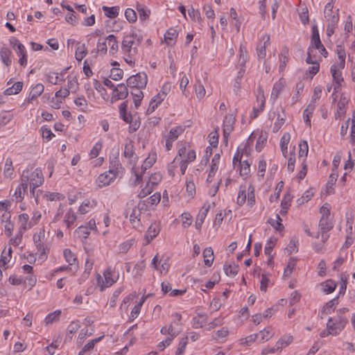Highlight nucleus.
<instances>
[{"mask_svg":"<svg viewBox=\"0 0 355 355\" xmlns=\"http://www.w3.org/2000/svg\"><path fill=\"white\" fill-rule=\"evenodd\" d=\"M106 41L110 46V53L115 54L119 50V43L114 35H110L106 37Z\"/></svg>","mask_w":355,"mask_h":355,"instance_id":"obj_28","label":"nucleus"},{"mask_svg":"<svg viewBox=\"0 0 355 355\" xmlns=\"http://www.w3.org/2000/svg\"><path fill=\"white\" fill-rule=\"evenodd\" d=\"M44 198L49 201H60L64 199V196L58 192H46Z\"/></svg>","mask_w":355,"mask_h":355,"instance_id":"obj_40","label":"nucleus"},{"mask_svg":"<svg viewBox=\"0 0 355 355\" xmlns=\"http://www.w3.org/2000/svg\"><path fill=\"white\" fill-rule=\"evenodd\" d=\"M289 55H288V49L286 47H284L282 49L281 53L279 55V69L280 70H283L286 64V62L288 61Z\"/></svg>","mask_w":355,"mask_h":355,"instance_id":"obj_38","label":"nucleus"},{"mask_svg":"<svg viewBox=\"0 0 355 355\" xmlns=\"http://www.w3.org/2000/svg\"><path fill=\"white\" fill-rule=\"evenodd\" d=\"M63 256L64 257L65 261L69 263V266H73L76 264L77 261L76 257L70 249H64L63 250Z\"/></svg>","mask_w":355,"mask_h":355,"instance_id":"obj_35","label":"nucleus"},{"mask_svg":"<svg viewBox=\"0 0 355 355\" xmlns=\"http://www.w3.org/2000/svg\"><path fill=\"white\" fill-rule=\"evenodd\" d=\"M183 132L184 128L182 126H176L171 129L166 137L173 141H175Z\"/></svg>","mask_w":355,"mask_h":355,"instance_id":"obj_41","label":"nucleus"},{"mask_svg":"<svg viewBox=\"0 0 355 355\" xmlns=\"http://www.w3.org/2000/svg\"><path fill=\"white\" fill-rule=\"evenodd\" d=\"M208 321V316L205 313H198V315L192 319V326L193 328L198 329L202 327Z\"/></svg>","mask_w":355,"mask_h":355,"instance_id":"obj_22","label":"nucleus"},{"mask_svg":"<svg viewBox=\"0 0 355 355\" xmlns=\"http://www.w3.org/2000/svg\"><path fill=\"white\" fill-rule=\"evenodd\" d=\"M276 220L270 219L269 223L277 231L281 232L284 228V225L282 224V218L278 214L276 215Z\"/></svg>","mask_w":355,"mask_h":355,"instance_id":"obj_60","label":"nucleus"},{"mask_svg":"<svg viewBox=\"0 0 355 355\" xmlns=\"http://www.w3.org/2000/svg\"><path fill=\"white\" fill-rule=\"evenodd\" d=\"M315 107V105H314L313 103H309L306 108L304 110L303 118L305 123L309 126L311 125V118L312 116Z\"/></svg>","mask_w":355,"mask_h":355,"instance_id":"obj_29","label":"nucleus"},{"mask_svg":"<svg viewBox=\"0 0 355 355\" xmlns=\"http://www.w3.org/2000/svg\"><path fill=\"white\" fill-rule=\"evenodd\" d=\"M87 54V51L85 44L78 45L76 49L75 57L78 61H81Z\"/></svg>","mask_w":355,"mask_h":355,"instance_id":"obj_46","label":"nucleus"},{"mask_svg":"<svg viewBox=\"0 0 355 355\" xmlns=\"http://www.w3.org/2000/svg\"><path fill=\"white\" fill-rule=\"evenodd\" d=\"M247 204L249 207H252L255 204V195L254 188L252 185H250L248 189V196H247Z\"/></svg>","mask_w":355,"mask_h":355,"instance_id":"obj_49","label":"nucleus"},{"mask_svg":"<svg viewBox=\"0 0 355 355\" xmlns=\"http://www.w3.org/2000/svg\"><path fill=\"white\" fill-rule=\"evenodd\" d=\"M3 173L7 178H10L13 173L12 162L10 158L6 160Z\"/></svg>","mask_w":355,"mask_h":355,"instance_id":"obj_57","label":"nucleus"},{"mask_svg":"<svg viewBox=\"0 0 355 355\" xmlns=\"http://www.w3.org/2000/svg\"><path fill=\"white\" fill-rule=\"evenodd\" d=\"M141 214V209L139 207H135L132 209L130 215V222L135 229L139 230L142 227L140 220Z\"/></svg>","mask_w":355,"mask_h":355,"instance_id":"obj_15","label":"nucleus"},{"mask_svg":"<svg viewBox=\"0 0 355 355\" xmlns=\"http://www.w3.org/2000/svg\"><path fill=\"white\" fill-rule=\"evenodd\" d=\"M123 155L126 158H128L130 160H132V159L135 157V153L132 141H130L125 144Z\"/></svg>","mask_w":355,"mask_h":355,"instance_id":"obj_37","label":"nucleus"},{"mask_svg":"<svg viewBox=\"0 0 355 355\" xmlns=\"http://www.w3.org/2000/svg\"><path fill=\"white\" fill-rule=\"evenodd\" d=\"M252 163V160L243 159L240 164V175L244 178H247L250 173V166Z\"/></svg>","mask_w":355,"mask_h":355,"instance_id":"obj_30","label":"nucleus"},{"mask_svg":"<svg viewBox=\"0 0 355 355\" xmlns=\"http://www.w3.org/2000/svg\"><path fill=\"white\" fill-rule=\"evenodd\" d=\"M91 230L86 225H80L75 231V233L78 237L83 239L87 238Z\"/></svg>","mask_w":355,"mask_h":355,"instance_id":"obj_50","label":"nucleus"},{"mask_svg":"<svg viewBox=\"0 0 355 355\" xmlns=\"http://www.w3.org/2000/svg\"><path fill=\"white\" fill-rule=\"evenodd\" d=\"M23 87L22 82H17L13 85L5 90L6 95L17 94L21 91Z\"/></svg>","mask_w":355,"mask_h":355,"instance_id":"obj_39","label":"nucleus"},{"mask_svg":"<svg viewBox=\"0 0 355 355\" xmlns=\"http://www.w3.org/2000/svg\"><path fill=\"white\" fill-rule=\"evenodd\" d=\"M336 53L338 60L334 64L340 68H345L346 53L344 47L341 45H338L336 46Z\"/></svg>","mask_w":355,"mask_h":355,"instance_id":"obj_25","label":"nucleus"},{"mask_svg":"<svg viewBox=\"0 0 355 355\" xmlns=\"http://www.w3.org/2000/svg\"><path fill=\"white\" fill-rule=\"evenodd\" d=\"M160 225L156 222L153 223L148 230L146 232L144 240L146 241L145 244L148 245L150 243L152 240H153L159 233L160 232Z\"/></svg>","mask_w":355,"mask_h":355,"instance_id":"obj_12","label":"nucleus"},{"mask_svg":"<svg viewBox=\"0 0 355 355\" xmlns=\"http://www.w3.org/2000/svg\"><path fill=\"white\" fill-rule=\"evenodd\" d=\"M147 298V296H143L140 299V301L133 307L130 316L132 318H136L138 315L139 314L141 311V306H143L144 303L145 302Z\"/></svg>","mask_w":355,"mask_h":355,"instance_id":"obj_43","label":"nucleus"},{"mask_svg":"<svg viewBox=\"0 0 355 355\" xmlns=\"http://www.w3.org/2000/svg\"><path fill=\"white\" fill-rule=\"evenodd\" d=\"M78 216L74 210L72 208H69L64 214L63 223L67 229L71 230Z\"/></svg>","mask_w":355,"mask_h":355,"instance_id":"obj_17","label":"nucleus"},{"mask_svg":"<svg viewBox=\"0 0 355 355\" xmlns=\"http://www.w3.org/2000/svg\"><path fill=\"white\" fill-rule=\"evenodd\" d=\"M257 340L256 334H251L245 338L239 340V344L244 346H250Z\"/></svg>","mask_w":355,"mask_h":355,"instance_id":"obj_53","label":"nucleus"},{"mask_svg":"<svg viewBox=\"0 0 355 355\" xmlns=\"http://www.w3.org/2000/svg\"><path fill=\"white\" fill-rule=\"evenodd\" d=\"M291 139V135L286 132L283 135L280 139V148L282 153L284 157L286 156L288 153V144Z\"/></svg>","mask_w":355,"mask_h":355,"instance_id":"obj_31","label":"nucleus"},{"mask_svg":"<svg viewBox=\"0 0 355 355\" xmlns=\"http://www.w3.org/2000/svg\"><path fill=\"white\" fill-rule=\"evenodd\" d=\"M98 205V201L94 198L85 199L78 209V213L80 215L88 214L94 209Z\"/></svg>","mask_w":355,"mask_h":355,"instance_id":"obj_11","label":"nucleus"},{"mask_svg":"<svg viewBox=\"0 0 355 355\" xmlns=\"http://www.w3.org/2000/svg\"><path fill=\"white\" fill-rule=\"evenodd\" d=\"M148 83V76L146 73H138L131 76L127 80V86L131 88H145Z\"/></svg>","mask_w":355,"mask_h":355,"instance_id":"obj_8","label":"nucleus"},{"mask_svg":"<svg viewBox=\"0 0 355 355\" xmlns=\"http://www.w3.org/2000/svg\"><path fill=\"white\" fill-rule=\"evenodd\" d=\"M178 33L175 29L169 28L164 35V39L168 44L173 41L178 37Z\"/></svg>","mask_w":355,"mask_h":355,"instance_id":"obj_59","label":"nucleus"},{"mask_svg":"<svg viewBox=\"0 0 355 355\" xmlns=\"http://www.w3.org/2000/svg\"><path fill=\"white\" fill-rule=\"evenodd\" d=\"M28 187L21 181V183L16 188L15 191L14 193V196L17 198H22L24 194L26 191Z\"/></svg>","mask_w":355,"mask_h":355,"instance_id":"obj_51","label":"nucleus"},{"mask_svg":"<svg viewBox=\"0 0 355 355\" xmlns=\"http://www.w3.org/2000/svg\"><path fill=\"white\" fill-rule=\"evenodd\" d=\"M349 98L344 94H342L337 104V110L335 113V118L337 119L342 117L346 113V107L348 104Z\"/></svg>","mask_w":355,"mask_h":355,"instance_id":"obj_16","label":"nucleus"},{"mask_svg":"<svg viewBox=\"0 0 355 355\" xmlns=\"http://www.w3.org/2000/svg\"><path fill=\"white\" fill-rule=\"evenodd\" d=\"M44 89V87L41 83H38L35 87H33L28 95V103L32 102L33 101L37 99V98L39 97L42 94Z\"/></svg>","mask_w":355,"mask_h":355,"instance_id":"obj_23","label":"nucleus"},{"mask_svg":"<svg viewBox=\"0 0 355 355\" xmlns=\"http://www.w3.org/2000/svg\"><path fill=\"white\" fill-rule=\"evenodd\" d=\"M60 314L61 311L60 310H56L54 312L48 314L44 319V322L46 324H49L58 321L60 318Z\"/></svg>","mask_w":355,"mask_h":355,"instance_id":"obj_42","label":"nucleus"},{"mask_svg":"<svg viewBox=\"0 0 355 355\" xmlns=\"http://www.w3.org/2000/svg\"><path fill=\"white\" fill-rule=\"evenodd\" d=\"M19 228L24 231L27 230L31 227L30 223H28L29 216L27 214H21L19 216Z\"/></svg>","mask_w":355,"mask_h":355,"instance_id":"obj_34","label":"nucleus"},{"mask_svg":"<svg viewBox=\"0 0 355 355\" xmlns=\"http://www.w3.org/2000/svg\"><path fill=\"white\" fill-rule=\"evenodd\" d=\"M12 252V248L10 247L8 248L7 252L5 250H3L1 258L0 259V264L1 266L7 268L6 264L10 261Z\"/></svg>","mask_w":355,"mask_h":355,"instance_id":"obj_44","label":"nucleus"},{"mask_svg":"<svg viewBox=\"0 0 355 355\" xmlns=\"http://www.w3.org/2000/svg\"><path fill=\"white\" fill-rule=\"evenodd\" d=\"M256 335L257 336V340L259 343H264L274 336L275 331L271 327H268L256 334Z\"/></svg>","mask_w":355,"mask_h":355,"instance_id":"obj_19","label":"nucleus"},{"mask_svg":"<svg viewBox=\"0 0 355 355\" xmlns=\"http://www.w3.org/2000/svg\"><path fill=\"white\" fill-rule=\"evenodd\" d=\"M285 83L286 81L283 78H281L274 84L270 95V99L273 102H275L277 100L279 95L284 89L285 87Z\"/></svg>","mask_w":355,"mask_h":355,"instance_id":"obj_20","label":"nucleus"},{"mask_svg":"<svg viewBox=\"0 0 355 355\" xmlns=\"http://www.w3.org/2000/svg\"><path fill=\"white\" fill-rule=\"evenodd\" d=\"M318 225L320 232L315 236L318 239L319 238L320 233L328 232L334 227V224L329 217H321Z\"/></svg>","mask_w":355,"mask_h":355,"instance_id":"obj_18","label":"nucleus"},{"mask_svg":"<svg viewBox=\"0 0 355 355\" xmlns=\"http://www.w3.org/2000/svg\"><path fill=\"white\" fill-rule=\"evenodd\" d=\"M156 160L157 153L155 150H151L141 165V171H146L150 168L155 163Z\"/></svg>","mask_w":355,"mask_h":355,"instance_id":"obj_24","label":"nucleus"},{"mask_svg":"<svg viewBox=\"0 0 355 355\" xmlns=\"http://www.w3.org/2000/svg\"><path fill=\"white\" fill-rule=\"evenodd\" d=\"M48 81L53 85H57L63 81V78L58 73L51 72L48 74Z\"/></svg>","mask_w":355,"mask_h":355,"instance_id":"obj_56","label":"nucleus"},{"mask_svg":"<svg viewBox=\"0 0 355 355\" xmlns=\"http://www.w3.org/2000/svg\"><path fill=\"white\" fill-rule=\"evenodd\" d=\"M246 198H247V196L245 193V187L241 186L240 187V190H239V194H238V196L236 198V204L239 206H242L245 203V202L246 200Z\"/></svg>","mask_w":355,"mask_h":355,"instance_id":"obj_61","label":"nucleus"},{"mask_svg":"<svg viewBox=\"0 0 355 355\" xmlns=\"http://www.w3.org/2000/svg\"><path fill=\"white\" fill-rule=\"evenodd\" d=\"M142 40V35L137 33L135 30H131L123 38L121 52L124 55L125 62L130 66H133L135 63V57L138 53V48Z\"/></svg>","mask_w":355,"mask_h":355,"instance_id":"obj_1","label":"nucleus"},{"mask_svg":"<svg viewBox=\"0 0 355 355\" xmlns=\"http://www.w3.org/2000/svg\"><path fill=\"white\" fill-rule=\"evenodd\" d=\"M296 266V260L294 258H291L288 260V262L287 263V266L284 271V275L286 277H289L292 272L294 268Z\"/></svg>","mask_w":355,"mask_h":355,"instance_id":"obj_52","label":"nucleus"},{"mask_svg":"<svg viewBox=\"0 0 355 355\" xmlns=\"http://www.w3.org/2000/svg\"><path fill=\"white\" fill-rule=\"evenodd\" d=\"M17 55L19 57V63L21 67H26L27 64V54L24 46H19V49L17 52Z\"/></svg>","mask_w":355,"mask_h":355,"instance_id":"obj_33","label":"nucleus"},{"mask_svg":"<svg viewBox=\"0 0 355 355\" xmlns=\"http://www.w3.org/2000/svg\"><path fill=\"white\" fill-rule=\"evenodd\" d=\"M257 101H260V104L257 108H254V112H255V117L257 114L261 112L263 110L265 105V97L263 95V92L261 89L259 92V95L257 96Z\"/></svg>","mask_w":355,"mask_h":355,"instance_id":"obj_45","label":"nucleus"},{"mask_svg":"<svg viewBox=\"0 0 355 355\" xmlns=\"http://www.w3.org/2000/svg\"><path fill=\"white\" fill-rule=\"evenodd\" d=\"M323 291L329 294L331 293L336 288V284L332 280H327L322 284Z\"/></svg>","mask_w":355,"mask_h":355,"instance_id":"obj_54","label":"nucleus"},{"mask_svg":"<svg viewBox=\"0 0 355 355\" xmlns=\"http://www.w3.org/2000/svg\"><path fill=\"white\" fill-rule=\"evenodd\" d=\"M203 258L205 264L207 266H211L214 261V252L211 248H207L203 251Z\"/></svg>","mask_w":355,"mask_h":355,"instance_id":"obj_32","label":"nucleus"},{"mask_svg":"<svg viewBox=\"0 0 355 355\" xmlns=\"http://www.w3.org/2000/svg\"><path fill=\"white\" fill-rule=\"evenodd\" d=\"M345 310H340L336 315L328 320L327 323V334H331V336H337L345 329L348 322V319L345 315Z\"/></svg>","mask_w":355,"mask_h":355,"instance_id":"obj_3","label":"nucleus"},{"mask_svg":"<svg viewBox=\"0 0 355 355\" xmlns=\"http://www.w3.org/2000/svg\"><path fill=\"white\" fill-rule=\"evenodd\" d=\"M173 322L168 326H164L161 329L160 332L164 335H168L169 337L174 338L180 332V329Z\"/></svg>","mask_w":355,"mask_h":355,"instance_id":"obj_21","label":"nucleus"},{"mask_svg":"<svg viewBox=\"0 0 355 355\" xmlns=\"http://www.w3.org/2000/svg\"><path fill=\"white\" fill-rule=\"evenodd\" d=\"M277 240L274 238H270L266 244L265 248H264V252L266 255L270 256L272 251L276 245Z\"/></svg>","mask_w":355,"mask_h":355,"instance_id":"obj_58","label":"nucleus"},{"mask_svg":"<svg viewBox=\"0 0 355 355\" xmlns=\"http://www.w3.org/2000/svg\"><path fill=\"white\" fill-rule=\"evenodd\" d=\"M304 89V84L301 82L296 84L295 93L291 98L292 105L295 104L299 98L300 95Z\"/></svg>","mask_w":355,"mask_h":355,"instance_id":"obj_55","label":"nucleus"},{"mask_svg":"<svg viewBox=\"0 0 355 355\" xmlns=\"http://www.w3.org/2000/svg\"><path fill=\"white\" fill-rule=\"evenodd\" d=\"M12 52L7 47H3L0 51V57L2 62L6 66L9 67L11 65L12 59H11Z\"/></svg>","mask_w":355,"mask_h":355,"instance_id":"obj_26","label":"nucleus"},{"mask_svg":"<svg viewBox=\"0 0 355 355\" xmlns=\"http://www.w3.org/2000/svg\"><path fill=\"white\" fill-rule=\"evenodd\" d=\"M270 44V36L267 34L263 35L261 37V41L257 46V55L259 59L265 58L266 55V48Z\"/></svg>","mask_w":355,"mask_h":355,"instance_id":"obj_14","label":"nucleus"},{"mask_svg":"<svg viewBox=\"0 0 355 355\" xmlns=\"http://www.w3.org/2000/svg\"><path fill=\"white\" fill-rule=\"evenodd\" d=\"M344 68H340L337 67V65L333 64L331 67L330 71L334 80V92L332 96H334V101H336V96H335V92H338L342 86V83L344 81L343 78L342 77L341 70Z\"/></svg>","mask_w":355,"mask_h":355,"instance_id":"obj_9","label":"nucleus"},{"mask_svg":"<svg viewBox=\"0 0 355 355\" xmlns=\"http://www.w3.org/2000/svg\"><path fill=\"white\" fill-rule=\"evenodd\" d=\"M188 339H189L188 336H185V337L182 338L180 340L178 347L175 352V355H183L184 354L187 345L188 343Z\"/></svg>","mask_w":355,"mask_h":355,"instance_id":"obj_48","label":"nucleus"},{"mask_svg":"<svg viewBox=\"0 0 355 355\" xmlns=\"http://www.w3.org/2000/svg\"><path fill=\"white\" fill-rule=\"evenodd\" d=\"M195 91L197 98L199 99L203 98L206 94L205 87L200 82H198L196 85Z\"/></svg>","mask_w":355,"mask_h":355,"instance_id":"obj_64","label":"nucleus"},{"mask_svg":"<svg viewBox=\"0 0 355 355\" xmlns=\"http://www.w3.org/2000/svg\"><path fill=\"white\" fill-rule=\"evenodd\" d=\"M34 244L37 250L39 258L46 259L49 249L45 243V231L40 229V231L33 235Z\"/></svg>","mask_w":355,"mask_h":355,"instance_id":"obj_7","label":"nucleus"},{"mask_svg":"<svg viewBox=\"0 0 355 355\" xmlns=\"http://www.w3.org/2000/svg\"><path fill=\"white\" fill-rule=\"evenodd\" d=\"M103 10L105 12V15L110 18H115L119 15V6H113V7H107L103 6Z\"/></svg>","mask_w":355,"mask_h":355,"instance_id":"obj_36","label":"nucleus"},{"mask_svg":"<svg viewBox=\"0 0 355 355\" xmlns=\"http://www.w3.org/2000/svg\"><path fill=\"white\" fill-rule=\"evenodd\" d=\"M224 271L227 276L234 277L239 271V268L236 266H231L225 264L223 266Z\"/></svg>","mask_w":355,"mask_h":355,"instance_id":"obj_62","label":"nucleus"},{"mask_svg":"<svg viewBox=\"0 0 355 355\" xmlns=\"http://www.w3.org/2000/svg\"><path fill=\"white\" fill-rule=\"evenodd\" d=\"M324 15L327 21V35L330 37L335 33V30L339 21V9L334 10L333 3L329 2L324 7Z\"/></svg>","mask_w":355,"mask_h":355,"instance_id":"obj_4","label":"nucleus"},{"mask_svg":"<svg viewBox=\"0 0 355 355\" xmlns=\"http://www.w3.org/2000/svg\"><path fill=\"white\" fill-rule=\"evenodd\" d=\"M120 165L118 160L115 159L112 161L110 162V169L98 177L96 180L98 186L99 187L108 186L114 181L119 174V166Z\"/></svg>","mask_w":355,"mask_h":355,"instance_id":"obj_5","label":"nucleus"},{"mask_svg":"<svg viewBox=\"0 0 355 355\" xmlns=\"http://www.w3.org/2000/svg\"><path fill=\"white\" fill-rule=\"evenodd\" d=\"M128 95L127 86L123 83L119 84L113 89L112 99V101H118L125 98Z\"/></svg>","mask_w":355,"mask_h":355,"instance_id":"obj_13","label":"nucleus"},{"mask_svg":"<svg viewBox=\"0 0 355 355\" xmlns=\"http://www.w3.org/2000/svg\"><path fill=\"white\" fill-rule=\"evenodd\" d=\"M235 120V116L233 114H227L225 116L223 121V138L225 144H227L228 137L234 130Z\"/></svg>","mask_w":355,"mask_h":355,"instance_id":"obj_10","label":"nucleus"},{"mask_svg":"<svg viewBox=\"0 0 355 355\" xmlns=\"http://www.w3.org/2000/svg\"><path fill=\"white\" fill-rule=\"evenodd\" d=\"M311 46L315 49L322 47V44L320 39L319 32L316 26L312 27Z\"/></svg>","mask_w":355,"mask_h":355,"instance_id":"obj_27","label":"nucleus"},{"mask_svg":"<svg viewBox=\"0 0 355 355\" xmlns=\"http://www.w3.org/2000/svg\"><path fill=\"white\" fill-rule=\"evenodd\" d=\"M103 277L104 279H103L100 275H98L97 277L98 284L101 291L115 284L119 278V273L116 271L114 268L109 266L104 271Z\"/></svg>","mask_w":355,"mask_h":355,"instance_id":"obj_6","label":"nucleus"},{"mask_svg":"<svg viewBox=\"0 0 355 355\" xmlns=\"http://www.w3.org/2000/svg\"><path fill=\"white\" fill-rule=\"evenodd\" d=\"M123 71L119 68L111 69L110 77L114 80H119L123 78Z\"/></svg>","mask_w":355,"mask_h":355,"instance_id":"obj_63","label":"nucleus"},{"mask_svg":"<svg viewBox=\"0 0 355 355\" xmlns=\"http://www.w3.org/2000/svg\"><path fill=\"white\" fill-rule=\"evenodd\" d=\"M21 181L27 187L29 186L31 195L37 200L38 191L35 193V189L40 187L44 181V175L40 168H28L23 171Z\"/></svg>","mask_w":355,"mask_h":355,"instance_id":"obj_2","label":"nucleus"},{"mask_svg":"<svg viewBox=\"0 0 355 355\" xmlns=\"http://www.w3.org/2000/svg\"><path fill=\"white\" fill-rule=\"evenodd\" d=\"M309 152V145L306 140H302L299 144V158L305 157L307 156Z\"/></svg>","mask_w":355,"mask_h":355,"instance_id":"obj_47","label":"nucleus"}]
</instances>
